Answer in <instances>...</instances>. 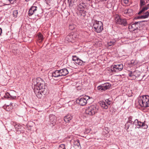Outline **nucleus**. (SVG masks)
<instances>
[{
	"instance_id": "obj_10",
	"label": "nucleus",
	"mask_w": 149,
	"mask_h": 149,
	"mask_svg": "<svg viewBox=\"0 0 149 149\" xmlns=\"http://www.w3.org/2000/svg\"><path fill=\"white\" fill-rule=\"evenodd\" d=\"M139 26L137 22H135V23L132 24H130L128 28L130 31H134L135 30L137 29Z\"/></svg>"
},
{
	"instance_id": "obj_31",
	"label": "nucleus",
	"mask_w": 149,
	"mask_h": 149,
	"mask_svg": "<svg viewBox=\"0 0 149 149\" xmlns=\"http://www.w3.org/2000/svg\"><path fill=\"white\" fill-rule=\"evenodd\" d=\"M146 4L145 0H140V4L141 7L144 6Z\"/></svg>"
},
{
	"instance_id": "obj_50",
	"label": "nucleus",
	"mask_w": 149,
	"mask_h": 149,
	"mask_svg": "<svg viewBox=\"0 0 149 149\" xmlns=\"http://www.w3.org/2000/svg\"><path fill=\"white\" fill-rule=\"evenodd\" d=\"M107 0H100V1H106Z\"/></svg>"
},
{
	"instance_id": "obj_48",
	"label": "nucleus",
	"mask_w": 149,
	"mask_h": 149,
	"mask_svg": "<svg viewBox=\"0 0 149 149\" xmlns=\"http://www.w3.org/2000/svg\"><path fill=\"white\" fill-rule=\"evenodd\" d=\"M2 29L1 28H0V36L1 35L2 32Z\"/></svg>"
},
{
	"instance_id": "obj_32",
	"label": "nucleus",
	"mask_w": 149,
	"mask_h": 149,
	"mask_svg": "<svg viewBox=\"0 0 149 149\" xmlns=\"http://www.w3.org/2000/svg\"><path fill=\"white\" fill-rule=\"evenodd\" d=\"M17 14L18 12L17 10H14L13 11V15L14 17H17Z\"/></svg>"
},
{
	"instance_id": "obj_51",
	"label": "nucleus",
	"mask_w": 149,
	"mask_h": 149,
	"mask_svg": "<svg viewBox=\"0 0 149 149\" xmlns=\"http://www.w3.org/2000/svg\"><path fill=\"white\" fill-rule=\"evenodd\" d=\"M18 126L19 127V125H15V128H16V127H17Z\"/></svg>"
},
{
	"instance_id": "obj_30",
	"label": "nucleus",
	"mask_w": 149,
	"mask_h": 149,
	"mask_svg": "<svg viewBox=\"0 0 149 149\" xmlns=\"http://www.w3.org/2000/svg\"><path fill=\"white\" fill-rule=\"evenodd\" d=\"M37 93L36 95L37 97L39 98H40L42 96V94L45 95L46 94V92L44 93Z\"/></svg>"
},
{
	"instance_id": "obj_40",
	"label": "nucleus",
	"mask_w": 149,
	"mask_h": 149,
	"mask_svg": "<svg viewBox=\"0 0 149 149\" xmlns=\"http://www.w3.org/2000/svg\"><path fill=\"white\" fill-rule=\"evenodd\" d=\"M104 102H106V104L108 106L111 104V102L108 99L106 100Z\"/></svg>"
},
{
	"instance_id": "obj_1",
	"label": "nucleus",
	"mask_w": 149,
	"mask_h": 149,
	"mask_svg": "<svg viewBox=\"0 0 149 149\" xmlns=\"http://www.w3.org/2000/svg\"><path fill=\"white\" fill-rule=\"evenodd\" d=\"M34 83V90L35 92L40 93L46 92L47 86L44 81L41 78H37Z\"/></svg>"
},
{
	"instance_id": "obj_36",
	"label": "nucleus",
	"mask_w": 149,
	"mask_h": 149,
	"mask_svg": "<svg viewBox=\"0 0 149 149\" xmlns=\"http://www.w3.org/2000/svg\"><path fill=\"white\" fill-rule=\"evenodd\" d=\"M134 72L132 73V71H129V75L130 77L134 76V78L136 77L135 76V75H134Z\"/></svg>"
},
{
	"instance_id": "obj_37",
	"label": "nucleus",
	"mask_w": 149,
	"mask_h": 149,
	"mask_svg": "<svg viewBox=\"0 0 149 149\" xmlns=\"http://www.w3.org/2000/svg\"><path fill=\"white\" fill-rule=\"evenodd\" d=\"M75 25L74 24H70L69 25V29L72 30L75 28Z\"/></svg>"
},
{
	"instance_id": "obj_53",
	"label": "nucleus",
	"mask_w": 149,
	"mask_h": 149,
	"mask_svg": "<svg viewBox=\"0 0 149 149\" xmlns=\"http://www.w3.org/2000/svg\"><path fill=\"white\" fill-rule=\"evenodd\" d=\"M26 1H29V0H25Z\"/></svg>"
},
{
	"instance_id": "obj_45",
	"label": "nucleus",
	"mask_w": 149,
	"mask_h": 149,
	"mask_svg": "<svg viewBox=\"0 0 149 149\" xmlns=\"http://www.w3.org/2000/svg\"><path fill=\"white\" fill-rule=\"evenodd\" d=\"M45 2L47 4H49L50 3V1L49 0H45Z\"/></svg>"
},
{
	"instance_id": "obj_39",
	"label": "nucleus",
	"mask_w": 149,
	"mask_h": 149,
	"mask_svg": "<svg viewBox=\"0 0 149 149\" xmlns=\"http://www.w3.org/2000/svg\"><path fill=\"white\" fill-rule=\"evenodd\" d=\"M121 1L122 3H124L125 4H128L129 0H121Z\"/></svg>"
},
{
	"instance_id": "obj_23",
	"label": "nucleus",
	"mask_w": 149,
	"mask_h": 149,
	"mask_svg": "<svg viewBox=\"0 0 149 149\" xmlns=\"http://www.w3.org/2000/svg\"><path fill=\"white\" fill-rule=\"evenodd\" d=\"M121 18L118 15H115V22L117 24H118L119 22H120V20L121 19Z\"/></svg>"
},
{
	"instance_id": "obj_26",
	"label": "nucleus",
	"mask_w": 149,
	"mask_h": 149,
	"mask_svg": "<svg viewBox=\"0 0 149 149\" xmlns=\"http://www.w3.org/2000/svg\"><path fill=\"white\" fill-rule=\"evenodd\" d=\"M104 91L109 89L111 86L110 84L109 83L105 84L103 85Z\"/></svg>"
},
{
	"instance_id": "obj_38",
	"label": "nucleus",
	"mask_w": 149,
	"mask_h": 149,
	"mask_svg": "<svg viewBox=\"0 0 149 149\" xmlns=\"http://www.w3.org/2000/svg\"><path fill=\"white\" fill-rule=\"evenodd\" d=\"M79 58L76 56H73L72 60L74 62Z\"/></svg>"
},
{
	"instance_id": "obj_47",
	"label": "nucleus",
	"mask_w": 149,
	"mask_h": 149,
	"mask_svg": "<svg viewBox=\"0 0 149 149\" xmlns=\"http://www.w3.org/2000/svg\"><path fill=\"white\" fill-rule=\"evenodd\" d=\"M90 131L91 129H88L86 130V133H88V132H89Z\"/></svg>"
},
{
	"instance_id": "obj_12",
	"label": "nucleus",
	"mask_w": 149,
	"mask_h": 149,
	"mask_svg": "<svg viewBox=\"0 0 149 149\" xmlns=\"http://www.w3.org/2000/svg\"><path fill=\"white\" fill-rule=\"evenodd\" d=\"M37 8L36 6H32L29 10L28 14L29 16H30L33 14H35L37 11Z\"/></svg>"
},
{
	"instance_id": "obj_6",
	"label": "nucleus",
	"mask_w": 149,
	"mask_h": 149,
	"mask_svg": "<svg viewBox=\"0 0 149 149\" xmlns=\"http://www.w3.org/2000/svg\"><path fill=\"white\" fill-rule=\"evenodd\" d=\"M90 99V97L89 96H85L83 97L77 99L76 100V102L81 106H85L88 102L89 99Z\"/></svg>"
},
{
	"instance_id": "obj_20",
	"label": "nucleus",
	"mask_w": 149,
	"mask_h": 149,
	"mask_svg": "<svg viewBox=\"0 0 149 149\" xmlns=\"http://www.w3.org/2000/svg\"><path fill=\"white\" fill-rule=\"evenodd\" d=\"M74 147L75 148H79L80 146V143H79V141L78 139L76 140H74L73 142Z\"/></svg>"
},
{
	"instance_id": "obj_29",
	"label": "nucleus",
	"mask_w": 149,
	"mask_h": 149,
	"mask_svg": "<svg viewBox=\"0 0 149 149\" xmlns=\"http://www.w3.org/2000/svg\"><path fill=\"white\" fill-rule=\"evenodd\" d=\"M4 4L6 5H8L10 3H13V0H3Z\"/></svg>"
},
{
	"instance_id": "obj_16",
	"label": "nucleus",
	"mask_w": 149,
	"mask_h": 149,
	"mask_svg": "<svg viewBox=\"0 0 149 149\" xmlns=\"http://www.w3.org/2000/svg\"><path fill=\"white\" fill-rule=\"evenodd\" d=\"M61 76H65L68 73V71L66 68H64L59 70Z\"/></svg>"
},
{
	"instance_id": "obj_14",
	"label": "nucleus",
	"mask_w": 149,
	"mask_h": 149,
	"mask_svg": "<svg viewBox=\"0 0 149 149\" xmlns=\"http://www.w3.org/2000/svg\"><path fill=\"white\" fill-rule=\"evenodd\" d=\"M86 6L85 3H81L78 5L77 8L79 11H81L84 10Z\"/></svg>"
},
{
	"instance_id": "obj_17",
	"label": "nucleus",
	"mask_w": 149,
	"mask_h": 149,
	"mask_svg": "<svg viewBox=\"0 0 149 149\" xmlns=\"http://www.w3.org/2000/svg\"><path fill=\"white\" fill-rule=\"evenodd\" d=\"M143 15L138 16L137 18L145 19L148 18L149 17V10L145 13H143Z\"/></svg>"
},
{
	"instance_id": "obj_27",
	"label": "nucleus",
	"mask_w": 149,
	"mask_h": 149,
	"mask_svg": "<svg viewBox=\"0 0 149 149\" xmlns=\"http://www.w3.org/2000/svg\"><path fill=\"white\" fill-rule=\"evenodd\" d=\"M38 40L39 42H41L42 41L43 39V36L41 33H39L38 36Z\"/></svg>"
},
{
	"instance_id": "obj_28",
	"label": "nucleus",
	"mask_w": 149,
	"mask_h": 149,
	"mask_svg": "<svg viewBox=\"0 0 149 149\" xmlns=\"http://www.w3.org/2000/svg\"><path fill=\"white\" fill-rule=\"evenodd\" d=\"M137 22V24L139 26V25H143L147 24V21H143L141 22Z\"/></svg>"
},
{
	"instance_id": "obj_21",
	"label": "nucleus",
	"mask_w": 149,
	"mask_h": 149,
	"mask_svg": "<svg viewBox=\"0 0 149 149\" xmlns=\"http://www.w3.org/2000/svg\"><path fill=\"white\" fill-rule=\"evenodd\" d=\"M100 106L104 109H107L108 108V106L104 101L100 102Z\"/></svg>"
},
{
	"instance_id": "obj_8",
	"label": "nucleus",
	"mask_w": 149,
	"mask_h": 149,
	"mask_svg": "<svg viewBox=\"0 0 149 149\" xmlns=\"http://www.w3.org/2000/svg\"><path fill=\"white\" fill-rule=\"evenodd\" d=\"M133 14V10L131 9H126L123 11V15L126 17L131 16Z\"/></svg>"
},
{
	"instance_id": "obj_4",
	"label": "nucleus",
	"mask_w": 149,
	"mask_h": 149,
	"mask_svg": "<svg viewBox=\"0 0 149 149\" xmlns=\"http://www.w3.org/2000/svg\"><path fill=\"white\" fill-rule=\"evenodd\" d=\"M93 23V28H94V31L97 33L101 32L103 30L102 23L97 20H94Z\"/></svg>"
},
{
	"instance_id": "obj_9",
	"label": "nucleus",
	"mask_w": 149,
	"mask_h": 149,
	"mask_svg": "<svg viewBox=\"0 0 149 149\" xmlns=\"http://www.w3.org/2000/svg\"><path fill=\"white\" fill-rule=\"evenodd\" d=\"M75 1V0H68V6L72 12L73 10H74L76 7Z\"/></svg>"
},
{
	"instance_id": "obj_43",
	"label": "nucleus",
	"mask_w": 149,
	"mask_h": 149,
	"mask_svg": "<svg viewBox=\"0 0 149 149\" xmlns=\"http://www.w3.org/2000/svg\"><path fill=\"white\" fill-rule=\"evenodd\" d=\"M129 127V125L128 123H126L125 125V128L126 130L128 129Z\"/></svg>"
},
{
	"instance_id": "obj_22",
	"label": "nucleus",
	"mask_w": 149,
	"mask_h": 149,
	"mask_svg": "<svg viewBox=\"0 0 149 149\" xmlns=\"http://www.w3.org/2000/svg\"><path fill=\"white\" fill-rule=\"evenodd\" d=\"M5 97L8 98L14 99L16 98V96L15 95H11L10 94V93L7 92L6 93Z\"/></svg>"
},
{
	"instance_id": "obj_13",
	"label": "nucleus",
	"mask_w": 149,
	"mask_h": 149,
	"mask_svg": "<svg viewBox=\"0 0 149 149\" xmlns=\"http://www.w3.org/2000/svg\"><path fill=\"white\" fill-rule=\"evenodd\" d=\"M141 9L138 13V15H140L142 13H143L146 10H148L149 8V4H147L145 6L141 7Z\"/></svg>"
},
{
	"instance_id": "obj_7",
	"label": "nucleus",
	"mask_w": 149,
	"mask_h": 149,
	"mask_svg": "<svg viewBox=\"0 0 149 149\" xmlns=\"http://www.w3.org/2000/svg\"><path fill=\"white\" fill-rule=\"evenodd\" d=\"M123 68V64H120L112 65L111 68L110 70L112 72H117L121 71Z\"/></svg>"
},
{
	"instance_id": "obj_44",
	"label": "nucleus",
	"mask_w": 149,
	"mask_h": 149,
	"mask_svg": "<svg viewBox=\"0 0 149 149\" xmlns=\"http://www.w3.org/2000/svg\"><path fill=\"white\" fill-rule=\"evenodd\" d=\"M15 94V92L13 91H11L10 92V94L11 95H15L16 96Z\"/></svg>"
},
{
	"instance_id": "obj_5",
	"label": "nucleus",
	"mask_w": 149,
	"mask_h": 149,
	"mask_svg": "<svg viewBox=\"0 0 149 149\" xmlns=\"http://www.w3.org/2000/svg\"><path fill=\"white\" fill-rule=\"evenodd\" d=\"M78 37V35L77 33L72 32L66 36L65 40L68 42H72L76 40Z\"/></svg>"
},
{
	"instance_id": "obj_15",
	"label": "nucleus",
	"mask_w": 149,
	"mask_h": 149,
	"mask_svg": "<svg viewBox=\"0 0 149 149\" xmlns=\"http://www.w3.org/2000/svg\"><path fill=\"white\" fill-rule=\"evenodd\" d=\"M134 123L136 126L138 128H139L141 127H143L145 125V124L144 123L139 121L137 119L135 120Z\"/></svg>"
},
{
	"instance_id": "obj_49",
	"label": "nucleus",
	"mask_w": 149,
	"mask_h": 149,
	"mask_svg": "<svg viewBox=\"0 0 149 149\" xmlns=\"http://www.w3.org/2000/svg\"><path fill=\"white\" fill-rule=\"evenodd\" d=\"M95 132H92L91 133V134H95Z\"/></svg>"
},
{
	"instance_id": "obj_25",
	"label": "nucleus",
	"mask_w": 149,
	"mask_h": 149,
	"mask_svg": "<svg viewBox=\"0 0 149 149\" xmlns=\"http://www.w3.org/2000/svg\"><path fill=\"white\" fill-rule=\"evenodd\" d=\"M74 63L80 65H82L84 63L83 61L79 58L75 62H74Z\"/></svg>"
},
{
	"instance_id": "obj_46",
	"label": "nucleus",
	"mask_w": 149,
	"mask_h": 149,
	"mask_svg": "<svg viewBox=\"0 0 149 149\" xmlns=\"http://www.w3.org/2000/svg\"><path fill=\"white\" fill-rule=\"evenodd\" d=\"M17 104H15V103H12L11 104V106H12L13 107V106H15L16 105H17Z\"/></svg>"
},
{
	"instance_id": "obj_19",
	"label": "nucleus",
	"mask_w": 149,
	"mask_h": 149,
	"mask_svg": "<svg viewBox=\"0 0 149 149\" xmlns=\"http://www.w3.org/2000/svg\"><path fill=\"white\" fill-rule=\"evenodd\" d=\"M52 77H58L61 76L60 74V72L59 70H56L54 72H53L52 74Z\"/></svg>"
},
{
	"instance_id": "obj_35",
	"label": "nucleus",
	"mask_w": 149,
	"mask_h": 149,
	"mask_svg": "<svg viewBox=\"0 0 149 149\" xmlns=\"http://www.w3.org/2000/svg\"><path fill=\"white\" fill-rule=\"evenodd\" d=\"M97 89L99 91H104L103 86H98Z\"/></svg>"
},
{
	"instance_id": "obj_3",
	"label": "nucleus",
	"mask_w": 149,
	"mask_h": 149,
	"mask_svg": "<svg viewBox=\"0 0 149 149\" xmlns=\"http://www.w3.org/2000/svg\"><path fill=\"white\" fill-rule=\"evenodd\" d=\"M98 109V107L96 105H91L87 108L85 113L87 115L92 116L97 112Z\"/></svg>"
},
{
	"instance_id": "obj_24",
	"label": "nucleus",
	"mask_w": 149,
	"mask_h": 149,
	"mask_svg": "<svg viewBox=\"0 0 149 149\" xmlns=\"http://www.w3.org/2000/svg\"><path fill=\"white\" fill-rule=\"evenodd\" d=\"M127 24V22L125 19H123L121 18L120 20V22H119L118 24L125 25Z\"/></svg>"
},
{
	"instance_id": "obj_33",
	"label": "nucleus",
	"mask_w": 149,
	"mask_h": 149,
	"mask_svg": "<svg viewBox=\"0 0 149 149\" xmlns=\"http://www.w3.org/2000/svg\"><path fill=\"white\" fill-rule=\"evenodd\" d=\"M115 42L113 41H111L107 43V45L108 47L114 45Z\"/></svg>"
},
{
	"instance_id": "obj_34",
	"label": "nucleus",
	"mask_w": 149,
	"mask_h": 149,
	"mask_svg": "<svg viewBox=\"0 0 149 149\" xmlns=\"http://www.w3.org/2000/svg\"><path fill=\"white\" fill-rule=\"evenodd\" d=\"M58 149H65V146L63 144L60 145Z\"/></svg>"
},
{
	"instance_id": "obj_54",
	"label": "nucleus",
	"mask_w": 149,
	"mask_h": 149,
	"mask_svg": "<svg viewBox=\"0 0 149 149\" xmlns=\"http://www.w3.org/2000/svg\"><path fill=\"white\" fill-rule=\"evenodd\" d=\"M2 6V5H0V6Z\"/></svg>"
},
{
	"instance_id": "obj_11",
	"label": "nucleus",
	"mask_w": 149,
	"mask_h": 149,
	"mask_svg": "<svg viewBox=\"0 0 149 149\" xmlns=\"http://www.w3.org/2000/svg\"><path fill=\"white\" fill-rule=\"evenodd\" d=\"M56 121V116L53 115H51L49 117V122L52 126L54 125Z\"/></svg>"
},
{
	"instance_id": "obj_18",
	"label": "nucleus",
	"mask_w": 149,
	"mask_h": 149,
	"mask_svg": "<svg viewBox=\"0 0 149 149\" xmlns=\"http://www.w3.org/2000/svg\"><path fill=\"white\" fill-rule=\"evenodd\" d=\"M72 118V117L71 115H68L64 117V120L65 122L69 123Z\"/></svg>"
},
{
	"instance_id": "obj_42",
	"label": "nucleus",
	"mask_w": 149,
	"mask_h": 149,
	"mask_svg": "<svg viewBox=\"0 0 149 149\" xmlns=\"http://www.w3.org/2000/svg\"><path fill=\"white\" fill-rule=\"evenodd\" d=\"M136 61L135 60H132L131 61V63L133 65H135L136 63Z\"/></svg>"
},
{
	"instance_id": "obj_2",
	"label": "nucleus",
	"mask_w": 149,
	"mask_h": 149,
	"mask_svg": "<svg viewBox=\"0 0 149 149\" xmlns=\"http://www.w3.org/2000/svg\"><path fill=\"white\" fill-rule=\"evenodd\" d=\"M138 103L141 107H149V96L146 95L140 97L138 98Z\"/></svg>"
},
{
	"instance_id": "obj_41",
	"label": "nucleus",
	"mask_w": 149,
	"mask_h": 149,
	"mask_svg": "<svg viewBox=\"0 0 149 149\" xmlns=\"http://www.w3.org/2000/svg\"><path fill=\"white\" fill-rule=\"evenodd\" d=\"M128 122L127 123H130L132 124V117L131 116H130L129 118H128Z\"/></svg>"
},
{
	"instance_id": "obj_52",
	"label": "nucleus",
	"mask_w": 149,
	"mask_h": 149,
	"mask_svg": "<svg viewBox=\"0 0 149 149\" xmlns=\"http://www.w3.org/2000/svg\"><path fill=\"white\" fill-rule=\"evenodd\" d=\"M40 149H45V148L43 147V148H42Z\"/></svg>"
}]
</instances>
